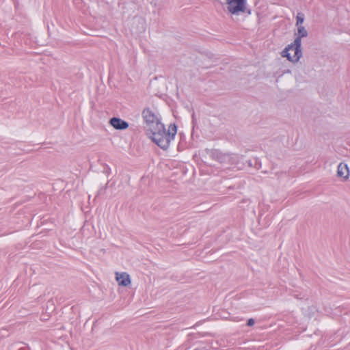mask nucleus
I'll return each mask as SVG.
<instances>
[{
  "label": "nucleus",
  "instance_id": "obj_1",
  "mask_svg": "<svg viewBox=\"0 0 350 350\" xmlns=\"http://www.w3.org/2000/svg\"><path fill=\"white\" fill-rule=\"evenodd\" d=\"M177 133V126L175 124H170L168 130L166 131L164 124L159 125V127L151 131V139L161 149H168L170 142L175 137Z\"/></svg>",
  "mask_w": 350,
  "mask_h": 350
},
{
  "label": "nucleus",
  "instance_id": "obj_2",
  "mask_svg": "<svg viewBox=\"0 0 350 350\" xmlns=\"http://www.w3.org/2000/svg\"><path fill=\"white\" fill-rule=\"evenodd\" d=\"M308 36V31L305 27L301 25L297 27V37L294 40V42L291 44H288L282 52V56L286 57L287 59L292 62H297L299 61L302 55L301 44V38Z\"/></svg>",
  "mask_w": 350,
  "mask_h": 350
},
{
  "label": "nucleus",
  "instance_id": "obj_3",
  "mask_svg": "<svg viewBox=\"0 0 350 350\" xmlns=\"http://www.w3.org/2000/svg\"><path fill=\"white\" fill-rule=\"evenodd\" d=\"M208 154L213 159L221 163L235 166H237L243 159V157L239 154L223 153L219 150H211Z\"/></svg>",
  "mask_w": 350,
  "mask_h": 350
},
{
  "label": "nucleus",
  "instance_id": "obj_4",
  "mask_svg": "<svg viewBox=\"0 0 350 350\" xmlns=\"http://www.w3.org/2000/svg\"><path fill=\"white\" fill-rule=\"evenodd\" d=\"M142 118L148 130L151 132L159 127V125L163 124L158 114L155 113L150 108H145L142 111Z\"/></svg>",
  "mask_w": 350,
  "mask_h": 350
},
{
  "label": "nucleus",
  "instance_id": "obj_5",
  "mask_svg": "<svg viewBox=\"0 0 350 350\" xmlns=\"http://www.w3.org/2000/svg\"><path fill=\"white\" fill-rule=\"evenodd\" d=\"M227 9L233 15H239L240 13L250 14V10L246 7V0H229L227 1Z\"/></svg>",
  "mask_w": 350,
  "mask_h": 350
},
{
  "label": "nucleus",
  "instance_id": "obj_6",
  "mask_svg": "<svg viewBox=\"0 0 350 350\" xmlns=\"http://www.w3.org/2000/svg\"><path fill=\"white\" fill-rule=\"evenodd\" d=\"M109 124L116 130H124L129 126L127 122L116 117L111 118Z\"/></svg>",
  "mask_w": 350,
  "mask_h": 350
},
{
  "label": "nucleus",
  "instance_id": "obj_7",
  "mask_svg": "<svg viewBox=\"0 0 350 350\" xmlns=\"http://www.w3.org/2000/svg\"><path fill=\"white\" fill-rule=\"evenodd\" d=\"M116 280L120 286H127L131 284L130 276L125 272L116 273Z\"/></svg>",
  "mask_w": 350,
  "mask_h": 350
},
{
  "label": "nucleus",
  "instance_id": "obj_8",
  "mask_svg": "<svg viewBox=\"0 0 350 350\" xmlns=\"http://www.w3.org/2000/svg\"><path fill=\"white\" fill-rule=\"evenodd\" d=\"M349 172L347 165L340 163L338 166L337 176L347 180L349 177Z\"/></svg>",
  "mask_w": 350,
  "mask_h": 350
},
{
  "label": "nucleus",
  "instance_id": "obj_9",
  "mask_svg": "<svg viewBox=\"0 0 350 350\" xmlns=\"http://www.w3.org/2000/svg\"><path fill=\"white\" fill-rule=\"evenodd\" d=\"M304 21V14L299 12L297 14L296 16V26L299 27L302 25V23Z\"/></svg>",
  "mask_w": 350,
  "mask_h": 350
},
{
  "label": "nucleus",
  "instance_id": "obj_10",
  "mask_svg": "<svg viewBox=\"0 0 350 350\" xmlns=\"http://www.w3.org/2000/svg\"><path fill=\"white\" fill-rule=\"evenodd\" d=\"M134 21H135V22H137V23L141 25V28H142V30L144 29L145 22H144V19H142V18H136Z\"/></svg>",
  "mask_w": 350,
  "mask_h": 350
},
{
  "label": "nucleus",
  "instance_id": "obj_11",
  "mask_svg": "<svg viewBox=\"0 0 350 350\" xmlns=\"http://www.w3.org/2000/svg\"><path fill=\"white\" fill-rule=\"evenodd\" d=\"M254 323H255V321L253 319H248V321L247 322V325L252 326L254 324Z\"/></svg>",
  "mask_w": 350,
  "mask_h": 350
},
{
  "label": "nucleus",
  "instance_id": "obj_12",
  "mask_svg": "<svg viewBox=\"0 0 350 350\" xmlns=\"http://www.w3.org/2000/svg\"><path fill=\"white\" fill-rule=\"evenodd\" d=\"M247 163L249 167H252L253 166V163H252V161L251 160L247 161Z\"/></svg>",
  "mask_w": 350,
  "mask_h": 350
},
{
  "label": "nucleus",
  "instance_id": "obj_13",
  "mask_svg": "<svg viewBox=\"0 0 350 350\" xmlns=\"http://www.w3.org/2000/svg\"><path fill=\"white\" fill-rule=\"evenodd\" d=\"M254 162H255V167L258 169V167L257 166V165H258V163L257 160H256V159H255V160H254Z\"/></svg>",
  "mask_w": 350,
  "mask_h": 350
},
{
  "label": "nucleus",
  "instance_id": "obj_14",
  "mask_svg": "<svg viewBox=\"0 0 350 350\" xmlns=\"http://www.w3.org/2000/svg\"><path fill=\"white\" fill-rule=\"evenodd\" d=\"M109 170H110V169H109V167H107V170H105V173H109Z\"/></svg>",
  "mask_w": 350,
  "mask_h": 350
},
{
  "label": "nucleus",
  "instance_id": "obj_15",
  "mask_svg": "<svg viewBox=\"0 0 350 350\" xmlns=\"http://www.w3.org/2000/svg\"><path fill=\"white\" fill-rule=\"evenodd\" d=\"M293 52L294 53V51H289V53L291 55V54H293Z\"/></svg>",
  "mask_w": 350,
  "mask_h": 350
}]
</instances>
